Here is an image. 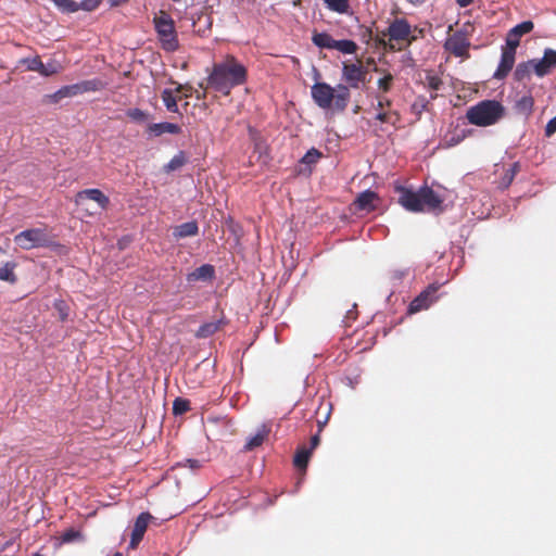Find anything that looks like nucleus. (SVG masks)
Masks as SVG:
<instances>
[{"label":"nucleus","mask_w":556,"mask_h":556,"mask_svg":"<svg viewBox=\"0 0 556 556\" xmlns=\"http://www.w3.org/2000/svg\"><path fill=\"white\" fill-rule=\"evenodd\" d=\"M247 79V70L235 58L214 65L207 80L218 92L229 94L236 86L242 85Z\"/></svg>","instance_id":"obj_1"},{"label":"nucleus","mask_w":556,"mask_h":556,"mask_svg":"<svg viewBox=\"0 0 556 556\" xmlns=\"http://www.w3.org/2000/svg\"><path fill=\"white\" fill-rule=\"evenodd\" d=\"M399 203L409 212L418 213L426 208L432 210L441 205L442 199L429 187H420L413 190L406 187H397Z\"/></svg>","instance_id":"obj_2"},{"label":"nucleus","mask_w":556,"mask_h":556,"mask_svg":"<svg viewBox=\"0 0 556 556\" xmlns=\"http://www.w3.org/2000/svg\"><path fill=\"white\" fill-rule=\"evenodd\" d=\"M505 115V108L496 100H483L469 108L466 113L472 125L486 127L496 124Z\"/></svg>","instance_id":"obj_3"},{"label":"nucleus","mask_w":556,"mask_h":556,"mask_svg":"<svg viewBox=\"0 0 556 556\" xmlns=\"http://www.w3.org/2000/svg\"><path fill=\"white\" fill-rule=\"evenodd\" d=\"M153 23L162 48L168 52L176 51L179 45L172 16L165 11H160V13L154 16Z\"/></svg>","instance_id":"obj_4"},{"label":"nucleus","mask_w":556,"mask_h":556,"mask_svg":"<svg viewBox=\"0 0 556 556\" xmlns=\"http://www.w3.org/2000/svg\"><path fill=\"white\" fill-rule=\"evenodd\" d=\"M15 243L23 250L48 247L49 236L45 228H30L18 232L14 237Z\"/></svg>","instance_id":"obj_5"},{"label":"nucleus","mask_w":556,"mask_h":556,"mask_svg":"<svg viewBox=\"0 0 556 556\" xmlns=\"http://www.w3.org/2000/svg\"><path fill=\"white\" fill-rule=\"evenodd\" d=\"M367 68L361 63H343L342 79L348 86L354 89H361L366 83Z\"/></svg>","instance_id":"obj_6"},{"label":"nucleus","mask_w":556,"mask_h":556,"mask_svg":"<svg viewBox=\"0 0 556 556\" xmlns=\"http://www.w3.org/2000/svg\"><path fill=\"white\" fill-rule=\"evenodd\" d=\"M311 94L317 106L327 110L332 105L334 89L327 83H315L311 88Z\"/></svg>","instance_id":"obj_7"},{"label":"nucleus","mask_w":556,"mask_h":556,"mask_svg":"<svg viewBox=\"0 0 556 556\" xmlns=\"http://www.w3.org/2000/svg\"><path fill=\"white\" fill-rule=\"evenodd\" d=\"M26 68L31 72H38L42 76H51L59 73L62 70L60 62L50 60L43 63L39 56L23 59L22 61Z\"/></svg>","instance_id":"obj_8"},{"label":"nucleus","mask_w":556,"mask_h":556,"mask_svg":"<svg viewBox=\"0 0 556 556\" xmlns=\"http://www.w3.org/2000/svg\"><path fill=\"white\" fill-rule=\"evenodd\" d=\"M516 49L507 46L502 49L501 60L496 71L493 74L495 79H504L511 71L515 63Z\"/></svg>","instance_id":"obj_9"},{"label":"nucleus","mask_w":556,"mask_h":556,"mask_svg":"<svg viewBox=\"0 0 556 556\" xmlns=\"http://www.w3.org/2000/svg\"><path fill=\"white\" fill-rule=\"evenodd\" d=\"M470 43L466 37V35L462 31H456L452 36H450L445 43L444 48L455 56H463L467 53Z\"/></svg>","instance_id":"obj_10"},{"label":"nucleus","mask_w":556,"mask_h":556,"mask_svg":"<svg viewBox=\"0 0 556 556\" xmlns=\"http://www.w3.org/2000/svg\"><path fill=\"white\" fill-rule=\"evenodd\" d=\"M534 65V74L538 77L547 75L553 67L556 66V50L545 49L541 59H532Z\"/></svg>","instance_id":"obj_11"},{"label":"nucleus","mask_w":556,"mask_h":556,"mask_svg":"<svg viewBox=\"0 0 556 556\" xmlns=\"http://www.w3.org/2000/svg\"><path fill=\"white\" fill-rule=\"evenodd\" d=\"M438 287L430 286L424 290L418 296H416L408 306V313L415 314L422 309L428 308L434 302V294Z\"/></svg>","instance_id":"obj_12"},{"label":"nucleus","mask_w":556,"mask_h":556,"mask_svg":"<svg viewBox=\"0 0 556 556\" xmlns=\"http://www.w3.org/2000/svg\"><path fill=\"white\" fill-rule=\"evenodd\" d=\"M410 31V25L405 18H395L388 27L389 38L395 41L407 39Z\"/></svg>","instance_id":"obj_13"},{"label":"nucleus","mask_w":556,"mask_h":556,"mask_svg":"<svg viewBox=\"0 0 556 556\" xmlns=\"http://www.w3.org/2000/svg\"><path fill=\"white\" fill-rule=\"evenodd\" d=\"M533 27L534 24L531 21H523L520 24H517L508 31L506 45L511 47V49H517L520 42V37L529 34Z\"/></svg>","instance_id":"obj_14"},{"label":"nucleus","mask_w":556,"mask_h":556,"mask_svg":"<svg viewBox=\"0 0 556 556\" xmlns=\"http://www.w3.org/2000/svg\"><path fill=\"white\" fill-rule=\"evenodd\" d=\"M215 278V268L211 264H203L194 270L190 271L186 279L189 283L195 281L208 282Z\"/></svg>","instance_id":"obj_15"},{"label":"nucleus","mask_w":556,"mask_h":556,"mask_svg":"<svg viewBox=\"0 0 556 556\" xmlns=\"http://www.w3.org/2000/svg\"><path fill=\"white\" fill-rule=\"evenodd\" d=\"M84 199L94 201L100 208H105L110 202L109 198L101 190L96 188L79 191L76 197V202L80 203Z\"/></svg>","instance_id":"obj_16"},{"label":"nucleus","mask_w":556,"mask_h":556,"mask_svg":"<svg viewBox=\"0 0 556 556\" xmlns=\"http://www.w3.org/2000/svg\"><path fill=\"white\" fill-rule=\"evenodd\" d=\"M78 94H81V92H80L79 85L77 83V84H73V85H68V86H63L55 92L48 94L47 99L50 103H58L64 98H73Z\"/></svg>","instance_id":"obj_17"},{"label":"nucleus","mask_w":556,"mask_h":556,"mask_svg":"<svg viewBox=\"0 0 556 556\" xmlns=\"http://www.w3.org/2000/svg\"><path fill=\"white\" fill-rule=\"evenodd\" d=\"M377 199H378L377 193L371 191L370 189H367L357 195V198L355 200L356 208L359 211L370 212V211L375 210L374 202Z\"/></svg>","instance_id":"obj_18"},{"label":"nucleus","mask_w":556,"mask_h":556,"mask_svg":"<svg viewBox=\"0 0 556 556\" xmlns=\"http://www.w3.org/2000/svg\"><path fill=\"white\" fill-rule=\"evenodd\" d=\"M181 130L180 126L174 123L162 122L149 125L148 131L154 137L162 136L163 134L177 135Z\"/></svg>","instance_id":"obj_19"},{"label":"nucleus","mask_w":556,"mask_h":556,"mask_svg":"<svg viewBox=\"0 0 556 556\" xmlns=\"http://www.w3.org/2000/svg\"><path fill=\"white\" fill-rule=\"evenodd\" d=\"M349 88H350V86L343 85V84H339L336 86V88H333L334 89L333 102H334L336 109L339 111L345 110V108L349 104L350 97H351Z\"/></svg>","instance_id":"obj_20"},{"label":"nucleus","mask_w":556,"mask_h":556,"mask_svg":"<svg viewBox=\"0 0 556 556\" xmlns=\"http://www.w3.org/2000/svg\"><path fill=\"white\" fill-rule=\"evenodd\" d=\"M199 232V226L195 220L187 222L184 224L178 225L174 229V237L175 238H187V237H193L197 236Z\"/></svg>","instance_id":"obj_21"},{"label":"nucleus","mask_w":556,"mask_h":556,"mask_svg":"<svg viewBox=\"0 0 556 556\" xmlns=\"http://www.w3.org/2000/svg\"><path fill=\"white\" fill-rule=\"evenodd\" d=\"M223 319H216L213 321L204 323L199 327L195 332V337L199 339H206L214 334L222 326Z\"/></svg>","instance_id":"obj_22"},{"label":"nucleus","mask_w":556,"mask_h":556,"mask_svg":"<svg viewBox=\"0 0 556 556\" xmlns=\"http://www.w3.org/2000/svg\"><path fill=\"white\" fill-rule=\"evenodd\" d=\"M267 434H268V430L265 428V426H262L256 431V433H254L253 435H251L247 439V442L244 444V450L252 451L255 447H258L260 445H262V443L264 442Z\"/></svg>","instance_id":"obj_23"},{"label":"nucleus","mask_w":556,"mask_h":556,"mask_svg":"<svg viewBox=\"0 0 556 556\" xmlns=\"http://www.w3.org/2000/svg\"><path fill=\"white\" fill-rule=\"evenodd\" d=\"M532 72L534 73V65L532 60H529L527 62H521L517 65L514 72V76L516 80L522 81L529 79Z\"/></svg>","instance_id":"obj_24"},{"label":"nucleus","mask_w":556,"mask_h":556,"mask_svg":"<svg viewBox=\"0 0 556 556\" xmlns=\"http://www.w3.org/2000/svg\"><path fill=\"white\" fill-rule=\"evenodd\" d=\"M533 98L530 94H525L516 101L515 109L518 113L529 116L533 109Z\"/></svg>","instance_id":"obj_25"},{"label":"nucleus","mask_w":556,"mask_h":556,"mask_svg":"<svg viewBox=\"0 0 556 556\" xmlns=\"http://www.w3.org/2000/svg\"><path fill=\"white\" fill-rule=\"evenodd\" d=\"M162 101L166 108L167 111L172 113H178V104H177V98L175 97V91L172 89H164L161 94Z\"/></svg>","instance_id":"obj_26"},{"label":"nucleus","mask_w":556,"mask_h":556,"mask_svg":"<svg viewBox=\"0 0 556 556\" xmlns=\"http://www.w3.org/2000/svg\"><path fill=\"white\" fill-rule=\"evenodd\" d=\"M313 43L320 49H333L334 41L329 34L327 33H316L313 35Z\"/></svg>","instance_id":"obj_27"},{"label":"nucleus","mask_w":556,"mask_h":556,"mask_svg":"<svg viewBox=\"0 0 556 556\" xmlns=\"http://www.w3.org/2000/svg\"><path fill=\"white\" fill-rule=\"evenodd\" d=\"M186 162L187 159L185 153L182 151H179L172 157V160L167 164L164 165L163 169L165 173L175 172L181 168L186 164Z\"/></svg>","instance_id":"obj_28"},{"label":"nucleus","mask_w":556,"mask_h":556,"mask_svg":"<svg viewBox=\"0 0 556 556\" xmlns=\"http://www.w3.org/2000/svg\"><path fill=\"white\" fill-rule=\"evenodd\" d=\"M312 454V448L302 447L298 450L295 456H294V466L299 469L305 470L308 464V459Z\"/></svg>","instance_id":"obj_29"},{"label":"nucleus","mask_w":556,"mask_h":556,"mask_svg":"<svg viewBox=\"0 0 556 556\" xmlns=\"http://www.w3.org/2000/svg\"><path fill=\"white\" fill-rule=\"evenodd\" d=\"M334 50L340 51L344 54H353L357 50V45L350 39H341L334 41Z\"/></svg>","instance_id":"obj_30"},{"label":"nucleus","mask_w":556,"mask_h":556,"mask_svg":"<svg viewBox=\"0 0 556 556\" xmlns=\"http://www.w3.org/2000/svg\"><path fill=\"white\" fill-rule=\"evenodd\" d=\"M324 1L327 4L329 10L340 13V14L348 13V11L350 9L349 0H324Z\"/></svg>","instance_id":"obj_31"},{"label":"nucleus","mask_w":556,"mask_h":556,"mask_svg":"<svg viewBox=\"0 0 556 556\" xmlns=\"http://www.w3.org/2000/svg\"><path fill=\"white\" fill-rule=\"evenodd\" d=\"M13 270L14 264L12 263H7L4 266L0 267V280L14 283L16 281V277Z\"/></svg>","instance_id":"obj_32"},{"label":"nucleus","mask_w":556,"mask_h":556,"mask_svg":"<svg viewBox=\"0 0 556 556\" xmlns=\"http://www.w3.org/2000/svg\"><path fill=\"white\" fill-rule=\"evenodd\" d=\"M126 115L135 123H144L148 119V113L138 108L126 111Z\"/></svg>","instance_id":"obj_33"},{"label":"nucleus","mask_w":556,"mask_h":556,"mask_svg":"<svg viewBox=\"0 0 556 556\" xmlns=\"http://www.w3.org/2000/svg\"><path fill=\"white\" fill-rule=\"evenodd\" d=\"M151 518L152 516L149 513H141L135 521L134 529L144 533Z\"/></svg>","instance_id":"obj_34"},{"label":"nucleus","mask_w":556,"mask_h":556,"mask_svg":"<svg viewBox=\"0 0 556 556\" xmlns=\"http://www.w3.org/2000/svg\"><path fill=\"white\" fill-rule=\"evenodd\" d=\"M519 170V164L514 163L504 174L501 185L507 188L514 180L517 172Z\"/></svg>","instance_id":"obj_35"},{"label":"nucleus","mask_w":556,"mask_h":556,"mask_svg":"<svg viewBox=\"0 0 556 556\" xmlns=\"http://www.w3.org/2000/svg\"><path fill=\"white\" fill-rule=\"evenodd\" d=\"M190 409V403L181 397H177L173 403V412L175 415H181Z\"/></svg>","instance_id":"obj_36"},{"label":"nucleus","mask_w":556,"mask_h":556,"mask_svg":"<svg viewBox=\"0 0 556 556\" xmlns=\"http://www.w3.org/2000/svg\"><path fill=\"white\" fill-rule=\"evenodd\" d=\"M80 92L97 91L101 87V81L98 79H90L78 83Z\"/></svg>","instance_id":"obj_37"},{"label":"nucleus","mask_w":556,"mask_h":556,"mask_svg":"<svg viewBox=\"0 0 556 556\" xmlns=\"http://www.w3.org/2000/svg\"><path fill=\"white\" fill-rule=\"evenodd\" d=\"M320 156L321 153L317 149L312 148L304 154V156L302 157V162L304 164L311 165L316 163Z\"/></svg>","instance_id":"obj_38"},{"label":"nucleus","mask_w":556,"mask_h":556,"mask_svg":"<svg viewBox=\"0 0 556 556\" xmlns=\"http://www.w3.org/2000/svg\"><path fill=\"white\" fill-rule=\"evenodd\" d=\"M79 538H80V533L78 531H76L74 529H70L62 534L61 541H62V543H72Z\"/></svg>","instance_id":"obj_39"},{"label":"nucleus","mask_w":556,"mask_h":556,"mask_svg":"<svg viewBox=\"0 0 556 556\" xmlns=\"http://www.w3.org/2000/svg\"><path fill=\"white\" fill-rule=\"evenodd\" d=\"M59 8L70 13L77 12L79 10V2L74 0H64Z\"/></svg>","instance_id":"obj_40"},{"label":"nucleus","mask_w":556,"mask_h":556,"mask_svg":"<svg viewBox=\"0 0 556 556\" xmlns=\"http://www.w3.org/2000/svg\"><path fill=\"white\" fill-rule=\"evenodd\" d=\"M78 2L79 10L92 11L100 4L101 0H80Z\"/></svg>","instance_id":"obj_41"},{"label":"nucleus","mask_w":556,"mask_h":556,"mask_svg":"<svg viewBox=\"0 0 556 556\" xmlns=\"http://www.w3.org/2000/svg\"><path fill=\"white\" fill-rule=\"evenodd\" d=\"M54 307L59 312L61 320H65L68 316V307L63 301H55Z\"/></svg>","instance_id":"obj_42"},{"label":"nucleus","mask_w":556,"mask_h":556,"mask_svg":"<svg viewBox=\"0 0 556 556\" xmlns=\"http://www.w3.org/2000/svg\"><path fill=\"white\" fill-rule=\"evenodd\" d=\"M393 77L391 75H386L378 79V87L384 92H388L391 87V81Z\"/></svg>","instance_id":"obj_43"},{"label":"nucleus","mask_w":556,"mask_h":556,"mask_svg":"<svg viewBox=\"0 0 556 556\" xmlns=\"http://www.w3.org/2000/svg\"><path fill=\"white\" fill-rule=\"evenodd\" d=\"M143 535H144L143 532H138L137 530L132 529L131 539H130V542H129V547L130 548L137 547V545L142 540Z\"/></svg>","instance_id":"obj_44"},{"label":"nucleus","mask_w":556,"mask_h":556,"mask_svg":"<svg viewBox=\"0 0 556 556\" xmlns=\"http://www.w3.org/2000/svg\"><path fill=\"white\" fill-rule=\"evenodd\" d=\"M556 132V116L548 121L546 127H545V135L547 137H551L553 134Z\"/></svg>","instance_id":"obj_45"},{"label":"nucleus","mask_w":556,"mask_h":556,"mask_svg":"<svg viewBox=\"0 0 556 556\" xmlns=\"http://www.w3.org/2000/svg\"><path fill=\"white\" fill-rule=\"evenodd\" d=\"M428 85L432 90H439L441 88L442 81L438 77H430Z\"/></svg>","instance_id":"obj_46"},{"label":"nucleus","mask_w":556,"mask_h":556,"mask_svg":"<svg viewBox=\"0 0 556 556\" xmlns=\"http://www.w3.org/2000/svg\"><path fill=\"white\" fill-rule=\"evenodd\" d=\"M318 444H319V434L317 433L311 438V447L309 448H312V451H313L314 448H316L318 446Z\"/></svg>","instance_id":"obj_47"},{"label":"nucleus","mask_w":556,"mask_h":556,"mask_svg":"<svg viewBox=\"0 0 556 556\" xmlns=\"http://www.w3.org/2000/svg\"><path fill=\"white\" fill-rule=\"evenodd\" d=\"M375 118L381 123H387L388 122V115L387 113L384 112H378L375 116Z\"/></svg>","instance_id":"obj_48"},{"label":"nucleus","mask_w":556,"mask_h":556,"mask_svg":"<svg viewBox=\"0 0 556 556\" xmlns=\"http://www.w3.org/2000/svg\"><path fill=\"white\" fill-rule=\"evenodd\" d=\"M384 105H390V101L380 99L377 104V109L379 110V112H383Z\"/></svg>","instance_id":"obj_49"},{"label":"nucleus","mask_w":556,"mask_h":556,"mask_svg":"<svg viewBox=\"0 0 556 556\" xmlns=\"http://www.w3.org/2000/svg\"><path fill=\"white\" fill-rule=\"evenodd\" d=\"M456 2L460 8H466L470 5L473 2V0H456Z\"/></svg>","instance_id":"obj_50"},{"label":"nucleus","mask_w":556,"mask_h":556,"mask_svg":"<svg viewBox=\"0 0 556 556\" xmlns=\"http://www.w3.org/2000/svg\"><path fill=\"white\" fill-rule=\"evenodd\" d=\"M188 463H190V467L192 468L198 466V460L188 459Z\"/></svg>","instance_id":"obj_51"},{"label":"nucleus","mask_w":556,"mask_h":556,"mask_svg":"<svg viewBox=\"0 0 556 556\" xmlns=\"http://www.w3.org/2000/svg\"><path fill=\"white\" fill-rule=\"evenodd\" d=\"M413 4H420L424 3L426 0H408Z\"/></svg>","instance_id":"obj_52"},{"label":"nucleus","mask_w":556,"mask_h":556,"mask_svg":"<svg viewBox=\"0 0 556 556\" xmlns=\"http://www.w3.org/2000/svg\"><path fill=\"white\" fill-rule=\"evenodd\" d=\"M58 7L64 1V0H52Z\"/></svg>","instance_id":"obj_53"},{"label":"nucleus","mask_w":556,"mask_h":556,"mask_svg":"<svg viewBox=\"0 0 556 556\" xmlns=\"http://www.w3.org/2000/svg\"><path fill=\"white\" fill-rule=\"evenodd\" d=\"M452 142H453L452 144H456V143H458V142H459V139L453 138V139H452Z\"/></svg>","instance_id":"obj_54"},{"label":"nucleus","mask_w":556,"mask_h":556,"mask_svg":"<svg viewBox=\"0 0 556 556\" xmlns=\"http://www.w3.org/2000/svg\"><path fill=\"white\" fill-rule=\"evenodd\" d=\"M180 88H181V86H178L175 91L176 92L180 91Z\"/></svg>","instance_id":"obj_55"},{"label":"nucleus","mask_w":556,"mask_h":556,"mask_svg":"<svg viewBox=\"0 0 556 556\" xmlns=\"http://www.w3.org/2000/svg\"><path fill=\"white\" fill-rule=\"evenodd\" d=\"M113 556H122V554L117 552Z\"/></svg>","instance_id":"obj_56"}]
</instances>
